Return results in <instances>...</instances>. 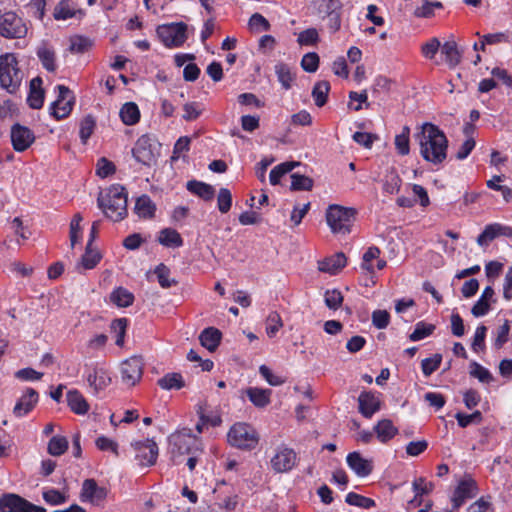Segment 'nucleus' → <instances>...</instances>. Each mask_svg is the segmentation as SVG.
Wrapping results in <instances>:
<instances>
[{
    "label": "nucleus",
    "mask_w": 512,
    "mask_h": 512,
    "mask_svg": "<svg viewBox=\"0 0 512 512\" xmlns=\"http://www.w3.org/2000/svg\"><path fill=\"white\" fill-rule=\"evenodd\" d=\"M422 158L435 165H441L447 158L448 139L445 133L432 123H424L415 134Z\"/></svg>",
    "instance_id": "nucleus-1"
},
{
    "label": "nucleus",
    "mask_w": 512,
    "mask_h": 512,
    "mask_svg": "<svg viewBox=\"0 0 512 512\" xmlns=\"http://www.w3.org/2000/svg\"><path fill=\"white\" fill-rule=\"evenodd\" d=\"M97 204L112 221L118 222L127 216V194L123 186L113 185L105 192H100Z\"/></svg>",
    "instance_id": "nucleus-2"
},
{
    "label": "nucleus",
    "mask_w": 512,
    "mask_h": 512,
    "mask_svg": "<svg viewBox=\"0 0 512 512\" xmlns=\"http://www.w3.org/2000/svg\"><path fill=\"white\" fill-rule=\"evenodd\" d=\"M171 458L174 464L181 463V456L201 452L198 440L192 436L191 429L184 428L168 438Z\"/></svg>",
    "instance_id": "nucleus-3"
},
{
    "label": "nucleus",
    "mask_w": 512,
    "mask_h": 512,
    "mask_svg": "<svg viewBox=\"0 0 512 512\" xmlns=\"http://www.w3.org/2000/svg\"><path fill=\"white\" fill-rule=\"evenodd\" d=\"M23 79V72L18 67V60L12 53L0 56V85L9 93L18 90Z\"/></svg>",
    "instance_id": "nucleus-4"
},
{
    "label": "nucleus",
    "mask_w": 512,
    "mask_h": 512,
    "mask_svg": "<svg viewBox=\"0 0 512 512\" xmlns=\"http://www.w3.org/2000/svg\"><path fill=\"white\" fill-rule=\"evenodd\" d=\"M355 216L356 210L354 208H347L336 204L330 205L326 212L327 224L333 233H349Z\"/></svg>",
    "instance_id": "nucleus-5"
},
{
    "label": "nucleus",
    "mask_w": 512,
    "mask_h": 512,
    "mask_svg": "<svg viewBox=\"0 0 512 512\" xmlns=\"http://www.w3.org/2000/svg\"><path fill=\"white\" fill-rule=\"evenodd\" d=\"M228 442L242 450H252L256 447L259 437L255 429L246 423L234 424L227 435Z\"/></svg>",
    "instance_id": "nucleus-6"
},
{
    "label": "nucleus",
    "mask_w": 512,
    "mask_h": 512,
    "mask_svg": "<svg viewBox=\"0 0 512 512\" xmlns=\"http://www.w3.org/2000/svg\"><path fill=\"white\" fill-rule=\"evenodd\" d=\"M25 21L13 11L0 15V35L8 39H20L27 35Z\"/></svg>",
    "instance_id": "nucleus-7"
},
{
    "label": "nucleus",
    "mask_w": 512,
    "mask_h": 512,
    "mask_svg": "<svg viewBox=\"0 0 512 512\" xmlns=\"http://www.w3.org/2000/svg\"><path fill=\"white\" fill-rule=\"evenodd\" d=\"M157 35L166 47H180L187 40V25L184 22L158 26Z\"/></svg>",
    "instance_id": "nucleus-8"
},
{
    "label": "nucleus",
    "mask_w": 512,
    "mask_h": 512,
    "mask_svg": "<svg viewBox=\"0 0 512 512\" xmlns=\"http://www.w3.org/2000/svg\"><path fill=\"white\" fill-rule=\"evenodd\" d=\"M0 512H47L16 494H5L0 498Z\"/></svg>",
    "instance_id": "nucleus-9"
},
{
    "label": "nucleus",
    "mask_w": 512,
    "mask_h": 512,
    "mask_svg": "<svg viewBox=\"0 0 512 512\" xmlns=\"http://www.w3.org/2000/svg\"><path fill=\"white\" fill-rule=\"evenodd\" d=\"M478 491L476 481L471 476H465L459 481L451 499L453 509H459L466 500L476 497Z\"/></svg>",
    "instance_id": "nucleus-10"
},
{
    "label": "nucleus",
    "mask_w": 512,
    "mask_h": 512,
    "mask_svg": "<svg viewBox=\"0 0 512 512\" xmlns=\"http://www.w3.org/2000/svg\"><path fill=\"white\" fill-rule=\"evenodd\" d=\"M135 451V459L139 465L144 467L152 466L158 457V446L153 440L139 441L131 444Z\"/></svg>",
    "instance_id": "nucleus-11"
},
{
    "label": "nucleus",
    "mask_w": 512,
    "mask_h": 512,
    "mask_svg": "<svg viewBox=\"0 0 512 512\" xmlns=\"http://www.w3.org/2000/svg\"><path fill=\"white\" fill-rule=\"evenodd\" d=\"M143 367V360L138 356L123 361L121 363L122 381L129 386H134L142 378Z\"/></svg>",
    "instance_id": "nucleus-12"
},
{
    "label": "nucleus",
    "mask_w": 512,
    "mask_h": 512,
    "mask_svg": "<svg viewBox=\"0 0 512 512\" xmlns=\"http://www.w3.org/2000/svg\"><path fill=\"white\" fill-rule=\"evenodd\" d=\"M58 97L56 101H54L51 105L52 115L60 120L67 117L72 111V107L74 105V97L71 96L69 99V95L71 91L68 87L64 85H58Z\"/></svg>",
    "instance_id": "nucleus-13"
},
{
    "label": "nucleus",
    "mask_w": 512,
    "mask_h": 512,
    "mask_svg": "<svg viewBox=\"0 0 512 512\" xmlns=\"http://www.w3.org/2000/svg\"><path fill=\"white\" fill-rule=\"evenodd\" d=\"M297 462L296 452L288 447H280L271 459V466L277 473H285L294 468Z\"/></svg>",
    "instance_id": "nucleus-14"
},
{
    "label": "nucleus",
    "mask_w": 512,
    "mask_h": 512,
    "mask_svg": "<svg viewBox=\"0 0 512 512\" xmlns=\"http://www.w3.org/2000/svg\"><path fill=\"white\" fill-rule=\"evenodd\" d=\"M132 154L136 161L143 165L151 166L156 162V155L154 153L151 139L146 135L141 136L136 141L135 146L132 149Z\"/></svg>",
    "instance_id": "nucleus-15"
},
{
    "label": "nucleus",
    "mask_w": 512,
    "mask_h": 512,
    "mask_svg": "<svg viewBox=\"0 0 512 512\" xmlns=\"http://www.w3.org/2000/svg\"><path fill=\"white\" fill-rule=\"evenodd\" d=\"M35 140V135L28 127L14 124L11 127V142L17 152L27 150Z\"/></svg>",
    "instance_id": "nucleus-16"
},
{
    "label": "nucleus",
    "mask_w": 512,
    "mask_h": 512,
    "mask_svg": "<svg viewBox=\"0 0 512 512\" xmlns=\"http://www.w3.org/2000/svg\"><path fill=\"white\" fill-rule=\"evenodd\" d=\"M500 235L512 236V228L499 223L489 224L477 237V244L481 247H486L491 241Z\"/></svg>",
    "instance_id": "nucleus-17"
},
{
    "label": "nucleus",
    "mask_w": 512,
    "mask_h": 512,
    "mask_svg": "<svg viewBox=\"0 0 512 512\" xmlns=\"http://www.w3.org/2000/svg\"><path fill=\"white\" fill-rule=\"evenodd\" d=\"M346 462L359 477H366L373 471L372 460L363 458L359 452L349 453L346 457Z\"/></svg>",
    "instance_id": "nucleus-18"
},
{
    "label": "nucleus",
    "mask_w": 512,
    "mask_h": 512,
    "mask_svg": "<svg viewBox=\"0 0 512 512\" xmlns=\"http://www.w3.org/2000/svg\"><path fill=\"white\" fill-rule=\"evenodd\" d=\"M39 399L38 392L33 388H28L26 393L23 394L17 401L13 414L16 417H22L33 410Z\"/></svg>",
    "instance_id": "nucleus-19"
},
{
    "label": "nucleus",
    "mask_w": 512,
    "mask_h": 512,
    "mask_svg": "<svg viewBox=\"0 0 512 512\" xmlns=\"http://www.w3.org/2000/svg\"><path fill=\"white\" fill-rule=\"evenodd\" d=\"M346 256L339 252L318 262V269L321 272L331 275L338 274L346 265Z\"/></svg>",
    "instance_id": "nucleus-20"
},
{
    "label": "nucleus",
    "mask_w": 512,
    "mask_h": 512,
    "mask_svg": "<svg viewBox=\"0 0 512 512\" xmlns=\"http://www.w3.org/2000/svg\"><path fill=\"white\" fill-rule=\"evenodd\" d=\"M107 496V491L104 487L97 485L94 479H86L82 485L81 499L82 501L89 500L91 502L101 501Z\"/></svg>",
    "instance_id": "nucleus-21"
},
{
    "label": "nucleus",
    "mask_w": 512,
    "mask_h": 512,
    "mask_svg": "<svg viewBox=\"0 0 512 512\" xmlns=\"http://www.w3.org/2000/svg\"><path fill=\"white\" fill-rule=\"evenodd\" d=\"M359 412L365 418H371L374 413L380 410V401L371 392H362L358 397Z\"/></svg>",
    "instance_id": "nucleus-22"
},
{
    "label": "nucleus",
    "mask_w": 512,
    "mask_h": 512,
    "mask_svg": "<svg viewBox=\"0 0 512 512\" xmlns=\"http://www.w3.org/2000/svg\"><path fill=\"white\" fill-rule=\"evenodd\" d=\"M102 259L100 251L93 247V244L87 243L85 253L82 255L80 261L76 265V270L81 272V269H93Z\"/></svg>",
    "instance_id": "nucleus-23"
},
{
    "label": "nucleus",
    "mask_w": 512,
    "mask_h": 512,
    "mask_svg": "<svg viewBox=\"0 0 512 512\" xmlns=\"http://www.w3.org/2000/svg\"><path fill=\"white\" fill-rule=\"evenodd\" d=\"M36 54L43 67L49 72H55L57 69L56 53L53 47L46 42H42L38 47Z\"/></svg>",
    "instance_id": "nucleus-24"
},
{
    "label": "nucleus",
    "mask_w": 512,
    "mask_h": 512,
    "mask_svg": "<svg viewBox=\"0 0 512 512\" xmlns=\"http://www.w3.org/2000/svg\"><path fill=\"white\" fill-rule=\"evenodd\" d=\"M222 339V332L215 327L205 328L199 335V341L203 347L214 352Z\"/></svg>",
    "instance_id": "nucleus-25"
},
{
    "label": "nucleus",
    "mask_w": 512,
    "mask_h": 512,
    "mask_svg": "<svg viewBox=\"0 0 512 512\" xmlns=\"http://www.w3.org/2000/svg\"><path fill=\"white\" fill-rule=\"evenodd\" d=\"M186 188L204 201L212 200L215 195V189L212 185L197 180L188 181Z\"/></svg>",
    "instance_id": "nucleus-26"
},
{
    "label": "nucleus",
    "mask_w": 512,
    "mask_h": 512,
    "mask_svg": "<svg viewBox=\"0 0 512 512\" xmlns=\"http://www.w3.org/2000/svg\"><path fill=\"white\" fill-rule=\"evenodd\" d=\"M134 211L140 218L151 219L155 215L156 205L148 195L144 194L136 199Z\"/></svg>",
    "instance_id": "nucleus-27"
},
{
    "label": "nucleus",
    "mask_w": 512,
    "mask_h": 512,
    "mask_svg": "<svg viewBox=\"0 0 512 512\" xmlns=\"http://www.w3.org/2000/svg\"><path fill=\"white\" fill-rule=\"evenodd\" d=\"M494 294L495 292L492 287L487 286L484 289L480 299L474 304V306L471 309V312L475 317L484 316L488 312L490 308V303L494 302Z\"/></svg>",
    "instance_id": "nucleus-28"
},
{
    "label": "nucleus",
    "mask_w": 512,
    "mask_h": 512,
    "mask_svg": "<svg viewBox=\"0 0 512 512\" xmlns=\"http://www.w3.org/2000/svg\"><path fill=\"white\" fill-rule=\"evenodd\" d=\"M42 80L39 77L33 78L30 82V93L28 103L32 109H40L44 102V91L41 89Z\"/></svg>",
    "instance_id": "nucleus-29"
},
{
    "label": "nucleus",
    "mask_w": 512,
    "mask_h": 512,
    "mask_svg": "<svg viewBox=\"0 0 512 512\" xmlns=\"http://www.w3.org/2000/svg\"><path fill=\"white\" fill-rule=\"evenodd\" d=\"M67 404L76 414H85L89 409L86 399L78 390H70L66 395Z\"/></svg>",
    "instance_id": "nucleus-30"
},
{
    "label": "nucleus",
    "mask_w": 512,
    "mask_h": 512,
    "mask_svg": "<svg viewBox=\"0 0 512 512\" xmlns=\"http://www.w3.org/2000/svg\"><path fill=\"white\" fill-rule=\"evenodd\" d=\"M87 381L95 391L107 387L111 383V377L103 368H95L87 377Z\"/></svg>",
    "instance_id": "nucleus-31"
},
{
    "label": "nucleus",
    "mask_w": 512,
    "mask_h": 512,
    "mask_svg": "<svg viewBox=\"0 0 512 512\" xmlns=\"http://www.w3.org/2000/svg\"><path fill=\"white\" fill-rule=\"evenodd\" d=\"M374 432L376 433L377 438L381 442L385 443L398 433V429L393 425L391 420L383 419L374 426Z\"/></svg>",
    "instance_id": "nucleus-32"
},
{
    "label": "nucleus",
    "mask_w": 512,
    "mask_h": 512,
    "mask_svg": "<svg viewBox=\"0 0 512 512\" xmlns=\"http://www.w3.org/2000/svg\"><path fill=\"white\" fill-rule=\"evenodd\" d=\"M249 400L256 406L263 408L270 403V396L272 391L270 389H261L257 387H250L246 390Z\"/></svg>",
    "instance_id": "nucleus-33"
},
{
    "label": "nucleus",
    "mask_w": 512,
    "mask_h": 512,
    "mask_svg": "<svg viewBox=\"0 0 512 512\" xmlns=\"http://www.w3.org/2000/svg\"><path fill=\"white\" fill-rule=\"evenodd\" d=\"M441 53L445 55L446 62L452 68L456 67L462 58V54L455 41H447L441 45Z\"/></svg>",
    "instance_id": "nucleus-34"
},
{
    "label": "nucleus",
    "mask_w": 512,
    "mask_h": 512,
    "mask_svg": "<svg viewBox=\"0 0 512 512\" xmlns=\"http://www.w3.org/2000/svg\"><path fill=\"white\" fill-rule=\"evenodd\" d=\"M158 242L166 247H181L183 239L181 235L172 228H164L159 232Z\"/></svg>",
    "instance_id": "nucleus-35"
},
{
    "label": "nucleus",
    "mask_w": 512,
    "mask_h": 512,
    "mask_svg": "<svg viewBox=\"0 0 512 512\" xmlns=\"http://www.w3.org/2000/svg\"><path fill=\"white\" fill-rule=\"evenodd\" d=\"M275 73L282 87L285 90H289L292 87V84L296 77V75L292 72L291 68L285 63H278L275 66Z\"/></svg>",
    "instance_id": "nucleus-36"
},
{
    "label": "nucleus",
    "mask_w": 512,
    "mask_h": 512,
    "mask_svg": "<svg viewBox=\"0 0 512 512\" xmlns=\"http://www.w3.org/2000/svg\"><path fill=\"white\" fill-rule=\"evenodd\" d=\"M157 384L164 390H178L185 386V381L180 373L173 372L158 379Z\"/></svg>",
    "instance_id": "nucleus-37"
},
{
    "label": "nucleus",
    "mask_w": 512,
    "mask_h": 512,
    "mask_svg": "<svg viewBox=\"0 0 512 512\" xmlns=\"http://www.w3.org/2000/svg\"><path fill=\"white\" fill-rule=\"evenodd\" d=\"M120 118L126 125H134L139 121L140 111L133 102L125 103L120 110Z\"/></svg>",
    "instance_id": "nucleus-38"
},
{
    "label": "nucleus",
    "mask_w": 512,
    "mask_h": 512,
    "mask_svg": "<svg viewBox=\"0 0 512 512\" xmlns=\"http://www.w3.org/2000/svg\"><path fill=\"white\" fill-rule=\"evenodd\" d=\"M79 14L84 15L82 10H75L70 7L69 0H61L54 9V17L57 20H66Z\"/></svg>",
    "instance_id": "nucleus-39"
},
{
    "label": "nucleus",
    "mask_w": 512,
    "mask_h": 512,
    "mask_svg": "<svg viewBox=\"0 0 512 512\" xmlns=\"http://www.w3.org/2000/svg\"><path fill=\"white\" fill-rule=\"evenodd\" d=\"M402 180L395 169L387 171L384 177L383 189L389 194H395L400 190Z\"/></svg>",
    "instance_id": "nucleus-40"
},
{
    "label": "nucleus",
    "mask_w": 512,
    "mask_h": 512,
    "mask_svg": "<svg viewBox=\"0 0 512 512\" xmlns=\"http://www.w3.org/2000/svg\"><path fill=\"white\" fill-rule=\"evenodd\" d=\"M300 162H284L276 167H274L270 172V183L272 185H277L280 182V179L283 175H285L288 172H291L296 166H299Z\"/></svg>",
    "instance_id": "nucleus-41"
},
{
    "label": "nucleus",
    "mask_w": 512,
    "mask_h": 512,
    "mask_svg": "<svg viewBox=\"0 0 512 512\" xmlns=\"http://www.w3.org/2000/svg\"><path fill=\"white\" fill-rule=\"evenodd\" d=\"M329 90L330 84L328 81H319L314 85L312 90V96L315 100V104L318 107H322L326 104Z\"/></svg>",
    "instance_id": "nucleus-42"
},
{
    "label": "nucleus",
    "mask_w": 512,
    "mask_h": 512,
    "mask_svg": "<svg viewBox=\"0 0 512 512\" xmlns=\"http://www.w3.org/2000/svg\"><path fill=\"white\" fill-rule=\"evenodd\" d=\"M291 190L292 191H310L313 187V179L308 176L293 173L291 174Z\"/></svg>",
    "instance_id": "nucleus-43"
},
{
    "label": "nucleus",
    "mask_w": 512,
    "mask_h": 512,
    "mask_svg": "<svg viewBox=\"0 0 512 512\" xmlns=\"http://www.w3.org/2000/svg\"><path fill=\"white\" fill-rule=\"evenodd\" d=\"M133 295L126 289L119 287L114 290L110 295V300L112 303L116 304L118 307H127L133 302Z\"/></svg>",
    "instance_id": "nucleus-44"
},
{
    "label": "nucleus",
    "mask_w": 512,
    "mask_h": 512,
    "mask_svg": "<svg viewBox=\"0 0 512 512\" xmlns=\"http://www.w3.org/2000/svg\"><path fill=\"white\" fill-rule=\"evenodd\" d=\"M48 453L52 456H61L68 449V440L64 436H53L48 443Z\"/></svg>",
    "instance_id": "nucleus-45"
},
{
    "label": "nucleus",
    "mask_w": 512,
    "mask_h": 512,
    "mask_svg": "<svg viewBox=\"0 0 512 512\" xmlns=\"http://www.w3.org/2000/svg\"><path fill=\"white\" fill-rule=\"evenodd\" d=\"M410 128L404 126L402 132L395 137V146L400 155H407L410 152L409 145Z\"/></svg>",
    "instance_id": "nucleus-46"
},
{
    "label": "nucleus",
    "mask_w": 512,
    "mask_h": 512,
    "mask_svg": "<svg viewBox=\"0 0 512 512\" xmlns=\"http://www.w3.org/2000/svg\"><path fill=\"white\" fill-rule=\"evenodd\" d=\"M346 503L353 506L369 509L375 506V501L371 498H367L355 492H349L346 495Z\"/></svg>",
    "instance_id": "nucleus-47"
},
{
    "label": "nucleus",
    "mask_w": 512,
    "mask_h": 512,
    "mask_svg": "<svg viewBox=\"0 0 512 512\" xmlns=\"http://www.w3.org/2000/svg\"><path fill=\"white\" fill-rule=\"evenodd\" d=\"M96 122L93 116L87 115L84 117L80 123V131L79 135L83 144H86L87 140L93 134L95 129Z\"/></svg>",
    "instance_id": "nucleus-48"
},
{
    "label": "nucleus",
    "mask_w": 512,
    "mask_h": 512,
    "mask_svg": "<svg viewBox=\"0 0 512 512\" xmlns=\"http://www.w3.org/2000/svg\"><path fill=\"white\" fill-rule=\"evenodd\" d=\"M232 206V194L229 189L221 188L217 195V207L223 214L227 213Z\"/></svg>",
    "instance_id": "nucleus-49"
},
{
    "label": "nucleus",
    "mask_w": 512,
    "mask_h": 512,
    "mask_svg": "<svg viewBox=\"0 0 512 512\" xmlns=\"http://www.w3.org/2000/svg\"><path fill=\"white\" fill-rule=\"evenodd\" d=\"M442 362L441 354H434L433 357L423 359L421 362L422 372L425 376H430L440 366Z\"/></svg>",
    "instance_id": "nucleus-50"
},
{
    "label": "nucleus",
    "mask_w": 512,
    "mask_h": 512,
    "mask_svg": "<svg viewBox=\"0 0 512 512\" xmlns=\"http://www.w3.org/2000/svg\"><path fill=\"white\" fill-rule=\"evenodd\" d=\"M155 274L161 287L170 288L177 282L174 279H169L170 269L163 263L159 264L155 269Z\"/></svg>",
    "instance_id": "nucleus-51"
},
{
    "label": "nucleus",
    "mask_w": 512,
    "mask_h": 512,
    "mask_svg": "<svg viewBox=\"0 0 512 512\" xmlns=\"http://www.w3.org/2000/svg\"><path fill=\"white\" fill-rule=\"evenodd\" d=\"M455 418L457 419L458 425L465 428L472 423H480L482 421V413L480 411H475L472 414L458 412Z\"/></svg>",
    "instance_id": "nucleus-52"
},
{
    "label": "nucleus",
    "mask_w": 512,
    "mask_h": 512,
    "mask_svg": "<svg viewBox=\"0 0 512 512\" xmlns=\"http://www.w3.org/2000/svg\"><path fill=\"white\" fill-rule=\"evenodd\" d=\"M319 66V56L315 52L305 54L301 60V67L304 71L313 73L316 72Z\"/></svg>",
    "instance_id": "nucleus-53"
},
{
    "label": "nucleus",
    "mask_w": 512,
    "mask_h": 512,
    "mask_svg": "<svg viewBox=\"0 0 512 512\" xmlns=\"http://www.w3.org/2000/svg\"><path fill=\"white\" fill-rule=\"evenodd\" d=\"M470 367L471 376L477 378L480 382L489 383L493 380L491 373L477 362H472Z\"/></svg>",
    "instance_id": "nucleus-54"
},
{
    "label": "nucleus",
    "mask_w": 512,
    "mask_h": 512,
    "mask_svg": "<svg viewBox=\"0 0 512 512\" xmlns=\"http://www.w3.org/2000/svg\"><path fill=\"white\" fill-rule=\"evenodd\" d=\"M92 46L91 41L82 36H77L71 39L70 51L73 53H84Z\"/></svg>",
    "instance_id": "nucleus-55"
},
{
    "label": "nucleus",
    "mask_w": 512,
    "mask_h": 512,
    "mask_svg": "<svg viewBox=\"0 0 512 512\" xmlns=\"http://www.w3.org/2000/svg\"><path fill=\"white\" fill-rule=\"evenodd\" d=\"M43 499L47 504L52 506L60 505L67 501L66 496L56 489H49L44 491Z\"/></svg>",
    "instance_id": "nucleus-56"
},
{
    "label": "nucleus",
    "mask_w": 512,
    "mask_h": 512,
    "mask_svg": "<svg viewBox=\"0 0 512 512\" xmlns=\"http://www.w3.org/2000/svg\"><path fill=\"white\" fill-rule=\"evenodd\" d=\"M435 330V325L429 324V325H420L418 324L415 328V330L409 335V339L411 341H419L422 340L429 335L433 333Z\"/></svg>",
    "instance_id": "nucleus-57"
},
{
    "label": "nucleus",
    "mask_w": 512,
    "mask_h": 512,
    "mask_svg": "<svg viewBox=\"0 0 512 512\" xmlns=\"http://www.w3.org/2000/svg\"><path fill=\"white\" fill-rule=\"evenodd\" d=\"M127 329V322H112L110 330L115 334V344L119 347L124 345V336Z\"/></svg>",
    "instance_id": "nucleus-58"
},
{
    "label": "nucleus",
    "mask_w": 512,
    "mask_h": 512,
    "mask_svg": "<svg viewBox=\"0 0 512 512\" xmlns=\"http://www.w3.org/2000/svg\"><path fill=\"white\" fill-rule=\"evenodd\" d=\"M318 32L315 28H309L302 31L298 36V43L300 45H314L318 42Z\"/></svg>",
    "instance_id": "nucleus-59"
},
{
    "label": "nucleus",
    "mask_w": 512,
    "mask_h": 512,
    "mask_svg": "<svg viewBox=\"0 0 512 512\" xmlns=\"http://www.w3.org/2000/svg\"><path fill=\"white\" fill-rule=\"evenodd\" d=\"M441 48V43L437 38L430 39L427 43L421 47V52L424 57L428 59L434 58L438 50Z\"/></svg>",
    "instance_id": "nucleus-60"
},
{
    "label": "nucleus",
    "mask_w": 512,
    "mask_h": 512,
    "mask_svg": "<svg viewBox=\"0 0 512 512\" xmlns=\"http://www.w3.org/2000/svg\"><path fill=\"white\" fill-rule=\"evenodd\" d=\"M379 254L380 250L378 247H370L363 255V262L361 267L368 272H373L371 261L378 258Z\"/></svg>",
    "instance_id": "nucleus-61"
},
{
    "label": "nucleus",
    "mask_w": 512,
    "mask_h": 512,
    "mask_svg": "<svg viewBox=\"0 0 512 512\" xmlns=\"http://www.w3.org/2000/svg\"><path fill=\"white\" fill-rule=\"evenodd\" d=\"M184 114L183 119L186 121H192L197 119L201 114L200 105L196 102L186 103L183 106Z\"/></svg>",
    "instance_id": "nucleus-62"
},
{
    "label": "nucleus",
    "mask_w": 512,
    "mask_h": 512,
    "mask_svg": "<svg viewBox=\"0 0 512 512\" xmlns=\"http://www.w3.org/2000/svg\"><path fill=\"white\" fill-rule=\"evenodd\" d=\"M353 140L365 148H371L373 142L378 138L376 135L367 132H355Z\"/></svg>",
    "instance_id": "nucleus-63"
},
{
    "label": "nucleus",
    "mask_w": 512,
    "mask_h": 512,
    "mask_svg": "<svg viewBox=\"0 0 512 512\" xmlns=\"http://www.w3.org/2000/svg\"><path fill=\"white\" fill-rule=\"evenodd\" d=\"M115 172L114 164L106 158H101L97 162V175L105 178Z\"/></svg>",
    "instance_id": "nucleus-64"
}]
</instances>
